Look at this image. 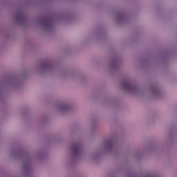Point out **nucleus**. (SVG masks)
Returning <instances> with one entry per match:
<instances>
[{
    "instance_id": "f03ea898",
    "label": "nucleus",
    "mask_w": 177,
    "mask_h": 177,
    "mask_svg": "<svg viewBox=\"0 0 177 177\" xmlns=\"http://www.w3.org/2000/svg\"><path fill=\"white\" fill-rule=\"evenodd\" d=\"M73 150H74V151H75V153H79L80 152V145H73Z\"/></svg>"
},
{
    "instance_id": "f257e3e1",
    "label": "nucleus",
    "mask_w": 177,
    "mask_h": 177,
    "mask_svg": "<svg viewBox=\"0 0 177 177\" xmlns=\"http://www.w3.org/2000/svg\"><path fill=\"white\" fill-rule=\"evenodd\" d=\"M123 88L127 91H131L133 88V86L129 82H124L123 83Z\"/></svg>"
},
{
    "instance_id": "7ed1b4c3",
    "label": "nucleus",
    "mask_w": 177,
    "mask_h": 177,
    "mask_svg": "<svg viewBox=\"0 0 177 177\" xmlns=\"http://www.w3.org/2000/svg\"><path fill=\"white\" fill-rule=\"evenodd\" d=\"M45 21H46V23H47V24H48V23H49V19H45Z\"/></svg>"
}]
</instances>
